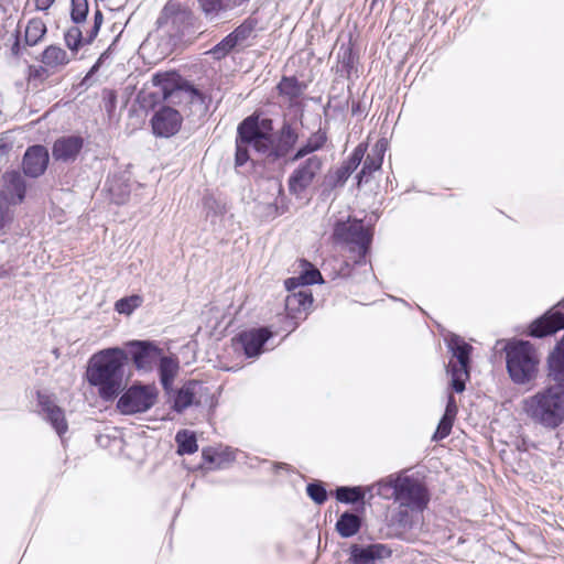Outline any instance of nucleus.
Masks as SVG:
<instances>
[{
    "instance_id": "nucleus-1",
    "label": "nucleus",
    "mask_w": 564,
    "mask_h": 564,
    "mask_svg": "<svg viewBox=\"0 0 564 564\" xmlns=\"http://www.w3.org/2000/svg\"><path fill=\"white\" fill-rule=\"evenodd\" d=\"M270 119L259 116L246 118L238 127L236 165L241 166L248 160L260 159L273 162L284 156L297 140V133L290 124L282 127L279 144L274 143Z\"/></svg>"
},
{
    "instance_id": "nucleus-2",
    "label": "nucleus",
    "mask_w": 564,
    "mask_h": 564,
    "mask_svg": "<svg viewBox=\"0 0 564 564\" xmlns=\"http://www.w3.org/2000/svg\"><path fill=\"white\" fill-rule=\"evenodd\" d=\"M127 360L128 354L118 347L102 349L90 357L86 378L101 399L112 400L123 390Z\"/></svg>"
},
{
    "instance_id": "nucleus-3",
    "label": "nucleus",
    "mask_w": 564,
    "mask_h": 564,
    "mask_svg": "<svg viewBox=\"0 0 564 564\" xmlns=\"http://www.w3.org/2000/svg\"><path fill=\"white\" fill-rule=\"evenodd\" d=\"M522 410L534 424L557 429L564 422V384L545 387L523 399Z\"/></svg>"
},
{
    "instance_id": "nucleus-4",
    "label": "nucleus",
    "mask_w": 564,
    "mask_h": 564,
    "mask_svg": "<svg viewBox=\"0 0 564 564\" xmlns=\"http://www.w3.org/2000/svg\"><path fill=\"white\" fill-rule=\"evenodd\" d=\"M540 361V354L530 341L514 340L506 346L507 371L516 384L534 381L539 375Z\"/></svg>"
},
{
    "instance_id": "nucleus-5",
    "label": "nucleus",
    "mask_w": 564,
    "mask_h": 564,
    "mask_svg": "<svg viewBox=\"0 0 564 564\" xmlns=\"http://www.w3.org/2000/svg\"><path fill=\"white\" fill-rule=\"evenodd\" d=\"M152 82L154 86L161 87L165 100L187 109L188 115L202 116L206 112L205 97L193 86L175 85L174 75L156 74Z\"/></svg>"
},
{
    "instance_id": "nucleus-6",
    "label": "nucleus",
    "mask_w": 564,
    "mask_h": 564,
    "mask_svg": "<svg viewBox=\"0 0 564 564\" xmlns=\"http://www.w3.org/2000/svg\"><path fill=\"white\" fill-rule=\"evenodd\" d=\"M395 501L399 502L394 514H421L427 503V497L423 486L408 476L398 477V494Z\"/></svg>"
},
{
    "instance_id": "nucleus-7",
    "label": "nucleus",
    "mask_w": 564,
    "mask_h": 564,
    "mask_svg": "<svg viewBox=\"0 0 564 564\" xmlns=\"http://www.w3.org/2000/svg\"><path fill=\"white\" fill-rule=\"evenodd\" d=\"M334 237L338 241L349 245L350 251L356 253L355 261H360L368 252L372 234L361 221L354 220L337 224Z\"/></svg>"
},
{
    "instance_id": "nucleus-8",
    "label": "nucleus",
    "mask_w": 564,
    "mask_h": 564,
    "mask_svg": "<svg viewBox=\"0 0 564 564\" xmlns=\"http://www.w3.org/2000/svg\"><path fill=\"white\" fill-rule=\"evenodd\" d=\"M448 347L456 361H449L447 371L452 376L453 389L460 393L465 390V381L469 377L468 364L471 346L458 336H453L448 341Z\"/></svg>"
},
{
    "instance_id": "nucleus-9",
    "label": "nucleus",
    "mask_w": 564,
    "mask_h": 564,
    "mask_svg": "<svg viewBox=\"0 0 564 564\" xmlns=\"http://www.w3.org/2000/svg\"><path fill=\"white\" fill-rule=\"evenodd\" d=\"M156 391L152 386H131L118 400L117 408L123 414L148 411L155 403Z\"/></svg>"
},
{
    "instance_id": "nucleus-10",
    "label": "nucleus",
    "mask_w": 564,
    "mask_h": 564,
    "mask_svg": "<svg viewBox=\"0 0 564 564\" xmlns=\"http://www.w3.org/2000/svg\"><path fill=\"white\" fill-rule=\"evenodd\" d=\"M323 160L313 155L302 162L289 176L288 187L290 194L297 198L303 197L304 193L313 185L315 178L321 173Z\"/></svg>"
},
{
    "instance_id": "nucleus-11",
    "label": "nucleus",
    "mask_w": 564,
    "mask_h": 564,
    "mask_svg": "<svg viewBox=\"0 0 564 564\" xmlns=\"http://www.w3.org/2000/svg\"><path fill=\"white\" fill-rule=\"evenodd\" d=\"M127 347L134 367L143 372L151 371L162 355V350L150 341L132 340Z\"/></svg>"
},
{
    "instance_id": "nucleus-12",
    "label": "nucleus",
    "mask_w": 564,
    "mask_h": 564,
    "mask_svg": "<svg viewBox=\"0 0 564 564\" xmlns=\"http://www.w3.org/2000/svg\"><path fill=\"white\" fill-rule=\"evenodd\" d=\"M183 117L178 110L162 107L151 118L153 134L160 138H170L176 134L182 126Z\"/></svg>"
},
{
    "instance_id": "nucleus-13",
    "label": "nucleus",
    "mask_w": 564,
    "mask_h": 564,
    "mask_svg": "<svg viewBox=\"0 0 564 564\" xmlns=\"http://www.w3.org/2000/svg\"><path fill=\"white\" fill-rule=\"evenodd\" d=\"M272 336V333L265 328H254L242 332L234 338V345L237 349H242L248 358L257 357L262 352L264 343Z\"/></svg>"
},
{
    "instance_id": "nucleus-14",
    "label": "nucleus",
    "mask_w": 564,
    "mask_h": 564,
    "mask_svg": "<svg viewBox=\"0 0 564 564\" xmlns=\"http://www.w3.org/2000/svg\"><path fill=\"white\" fill-rule=\"evenodd\" d=\"M48 163V152L42 145L28 149L23 159V170L26 175L37 177L44 173Z\"/></svg>"
},
{
    "instance_id": "nucleus-15",
    "label": "nucleus",
    "mask_w": 564,
    "mask_h": 564,
    "mask_svg": "<svg viewBox=\"0 0 564 564\" xmlns=\"http://www.w3.org/2000/svg\"><path fill=\"white\" fill-rule=\"evenodd\" d=\"M83 148V139L76 135L57 139L53 145V158L57 161H74Z\"/></svg>"
},
{
    "instance_id": "nucleus-16",
    "label": "nucleus",
    "mask_w": 564,
    "mask_h": 564,
    "mask_svg": "<svg viewBox=\"0 0 564 564\" xmlns=\"http://www.w3.org/2000/svg\"><path fill=\"white\" fill-rule=\"evenodd\" d=\"M3 188L0 196H7L13 205L22 202L25 193V184L22 175L17 171L7 172L2 176Z\"/></svg>"
},
{
    "instance_id": "nucleus-17",
    "label": "nucleus",
    "mask_w": 564,
    "mask_h": 564,
    "mask_svg": "<svg viewBox=\"0 0 564 564\" xmlns=\"http://www.w3.org/2000/svg\"><path fill=\"white\" fill-rule=\"evenodd\" d=\"M40 404L45 413L46 420L52 424L57 434L62 436L67 432V422L65 420L64 411L54 404L50 398L40 395Z\"/></svg>"
},
{
    "instance_id": "nucleus-18",
    "label": "nucleus",
    "mask_w": 564,
    "mask_h": 564,
    "mask_svg": "<svg viewBox=\"0 0 564 564\" xmlns=\"http://www.w3.org/2000/svg\"><path fill=\"white\" fill-rule=\"evenodd\" d=\"M390 552L382 544H371L367 547L354 545L351 547V560L354 564H375L376 560L388 556Z\"/></svg>"
},
{
    "instance_id": "nucleus-19",
    "label": "nucleus",
    "mask_w": 564,
    "mask_h": 564,
    "mask_svg": "<svg viewBox=\"0 0 564 564\" xmlns=\"http://www.w3.org/2000/svg\"><path fill=\"white\" fill-rule=\"evenodd\" d=\"M203 389L202 383L197 381L186 382L177 392L174 400V409L182 412L192 404L198 403V394Z\"/></svg>"
},
{
    "instance_id": "nucleus-20",
    "label": "nucleus",
    "mask_w": 564,
    "mask_h": 564,
    "mask_svg": "<svg viewBox=\"0 0 564 564\" xmlns=\"http://www.w3.org/2000/svg\"><path fill=\"white\" fill-rule=\"evenodd\" d=\"M562 328H564V314L554 313L533 323L530 334L534 337H544Z\"/></svg>"
},
{
    "instance_id": "nucleus-21",
    "label": "nucleus",
    "mask_w": 564,
    "mask_h": 564,
    "mask_svg": "<svg viewBox=\"0 0 564 564\" xmlns=\"http://www.w3.org/2000/svg\"><path fill=\"white\" fill-rule=\"evenodd\" d=\"M386 147H387V144H386L384 140H379L375 144L371 152L367 155V158L364 162L362 170L360 171V173L358 175V185L361 184V182L366 175H370L372 172H375L381 167Z\"/></svg>"
},
{
    "instance_id": "nucleus-22",
    "label": "nucleus",
    "mask_w": 564,
    "mask_h": 564,
    "mask_svg": "<svg viewBox=\"0 0 564 564\" xmlns=\"http://www.w3.org/2000/svg\"><path fill=\"white\" fill-rule=\"evenodd\" d=\"M549 377L562 384L564 382V336L547 358Z\"/></svg>"
},
{
    "instance_id": "nucleus-23",
    "label": "nucleus",
    "mask_w": 564,
    "mask_h": 564,
    "mask_svg": "<svg viewBox=\"0 0 564 564\" xmlns=\"http://www.w3.org/2000/svg\"><path fill=\"white\" fill-rule=\"evenodd\" d=\"M178 360L172 356L161 355L159 359V371L161 383L165 390H169L178 372Z\"/></svg>"
},
{
    "instance_id": "nucleus-24",
    "label": "nucleus",
    "mask_w": 564,
    "mask_h": 564,
    "mask_svg": "<svg viewBox=\"0 0 564 564\" xmlns=\"http://www.w3.org/2000/svg\"><path fill=\"white\" fill-rule=\"evenodd\" d=\"M313 304L312 293L308 291L293 292L285 300V308L289 314L306 312Z\"/></svg>"
},
{
    "instance_id": "nucleus-25",
    "label": "nucleus",
    "mask_w": 564,
    "mask_h": 564,
    "mask_svg": "<svg viewBox=\"0 0 564 564\" xmlns=\"http://www.w3.org/2000/svg\"><path fill=\"white\" fill-rule=\"evenodd\" d=\"M69 61L66 51L56 45L47 46L42 53V63L51 68L65 66Z\"/></svg>"
},
{
    "instance_id": "nucleus-26",
    "label": "nucleus",
    "mask_w": 564,
    "mask_h": 564,
    "mask_svg": "<svg viewBox=\"0 0 564 564\" xmlns=\"http://www.w3.org/2000/svg\"><path fill=\"white\" fill-rule=\"evenodd\" d=\"M336 529L343 538L352 536L360 529V519L354 513L345 512L337 521Z\"/></svg>"
},
{
    "instance_id": "nucleus-27",
    "label": "nucleus",
    "mask_w": 564,
    "mask_h": 564,
    "mask_svg": "<svg viewBox=\"0 0 564 564\" xmlns=\"http://www.w3.org/2000/svg\"><path fill=\"white\" fill-rule=\"evenodd\" d=\"M46 33V24L40 18L31 19L25 28V43L30 46L36 45Z\"/></svg>"
},
{
    "instance_id": "nucleus-28",
    "label": "nucleus",
    "mask_w": 564,
    "mask_h": 564,
    "mask_svg": "<svg viewBox=\"0 0 564 564\" xmlns=\"http://www.w3.org/2000/svg\"><path fill=\"white\" fill-rule=\"evenodd\" d=\"M242 0H202V8L210 20L215 19L219 12L226 11L241 3Z\"/></svg>"
},
{
    "instance_id": "nucleus-29",
    "label": "nucleus",
    "mask_w": 564,
    "mask_h": 564,
    "mask_svg": "<svg viewBox=\"0 0 564 564\" xmlns=\"http://www.w3.org/2000/svg\"><path fill=\"white\" fill-rule=\"evenodd\" d=\"M87 29H82L78 25L69 28L65 35V43L69 50L77 52L78 48L84 44H90L91 42L86 41Z\"/></svg>"
},
{
    "instance_id": "nucleus-30",
    "label": "nucleus",
    "mask_w": 564,
    "mask_h": 564,
    "mask_svg": "<svg viewBox=\"0 0 564 564\" xmlns=\"http://www.w3.org/2000/svg\"><path fill=\"white\" fill-rule=\"evenodd\" d=\"M326 142V134L322 131H317L315 133H313L306 144H304L302 148H300L297 150V152L295 153V155L293 156V161H296V160H300L302 158H304L305 155L312 153V152H315L317 150H319Z\"/></svg>"
},
{
    "instance_id": "nucleus-31",
    "label": "nucleus",
    "mask_w": 564,
    "mask_h": 564,
    "mask_svg": "<svg viewBox=\"0 0 564 564\" xmlns=\"http://www.w3.org/2000/svg\"><path fill=\"white\" fill-rule=\"evenodd\" d=\"M175 441L178 445V454H193L197 451L198 446L196 443V437L193 433L188 431H180L175 436Z\"/></svg>"
},
{
    "instance_id": "nucleus-32",
    "label": "nucleus",
    "mask_w": 564,
    "mask_h": 564,
    "mask_svg": "<svg viewBox=\"0 0 564 564\" xmlns=\"http://www.w3.org/2000/svg\"><path fill=\"white\" fill-rule=\"evenodd\" d=\"M143 303L142 296L133 294L127 297H122L115 303V310L119 314L131 315L134 310L140 307Z\"/></svg>"
},
{
    "instance_id": "nucleus-33",
    "label": "nucleus",
    "mask_w": 564,
    "mask_h": 564,
    "mask_svg": "<svg viewBox=\"0 0 564 564\" xmlns=\"http://www.w3.org/2000/svg\"><path fill=\"white\" fill-rule=\"evenodd\" d=\"M372 489H376L377 495L389 499L397 497L398 494V477L393 479L390 477L389 479L381 480L372 486Z\"/></svg>"
},
{
    "instance_id": "nucleus-34",
    "label": "nucleus",
    "mask_w": 564,
    "mask_h": 564,
    "mask_svg": "<svg viewBox=\"0 0 564 564\" xmlns=\"http://www.w3.org/2000/svg\"><path fill=\"white\" fill-rule=\"evenodd\" d=\"M280 94L285 95L290 99L302 94V86L294 77H284L278 85Z\"/></svg>"
},
{
    "instance_id": "nucleus-35",
    "label": "nucleus",
    "mask_w": 564,
    "mask_h": 564,
    "mask_svg": "<svg viewBox=\"0 0 564 564\" xmlns=\"http://www.w3.org/2000/svg\"><path fill=\"white\" fill-rule=\"evenodd\" d=\"M336 497L339 501L352 503L364 498V494L359 487H339L336 490Z\"/></svg>"
},
{
    "instance_id": "nucleus-36",
    "label": "nucleus",
    "mask_w": 564,
    "mask_h": 564,
    "mask_svg": "<svg viewBox=\"0 0 564 564\" xmlns=\"http://www.w3.org/2000/svg\"><path fill=\"white\" fill-rule=\"evenodd\" d=\"M70 18L74 23L79 24L86 20L88 14V1L87 0H70Z\"/></svg>"
},
{
    "instance_id": "nucleus-37",
    "label": "nucleus",
    "mask_w": 564,
    "mask_h": 564,
    "mask_svg": "<svg viewBox=\"0 0 564 564\" xmlns=\"http://www.w3.org/2000/svg\"><path fill=\"white\" fill-rule=\"evenodd\" d=\"M349 176L348 170L340 166L334 173L327 175L325 186L330 189L343 186Z\"/></svg>"
},
{
    "instance_id": "nucleus-38",
    "label": "nucleus",
    "mask_w": 564,
    "mask_h": 564,
    "mask_svg": "<svg viewBox=\"0 0 564 564\" xmlns=\"http://www.w3.org/2000/svg\"><path fill=\"white\" fill-rule=\"evenodd\" d=\"M299 280H300L301 284L310 285V284H314V283H317L318 281H321L322 274L312 264L304 262L303 271L300 274Z\"/></svg>"
},
{
    "instance_id": "nucleus-39",
    "label": "nucleus",
    "mask_w": 564,
    "mask_h": 564,
    "mask_svg": "<svg viewBox=\"0 0 564 564\" xmlns=\"http://www.w3.org/2000/svg\"><path fill=\"white\" fill-rule=\"evenodd\" d=\"M253 25L251 23H242L229 35L235 41L236 45H243L245 42L251 36Z\"/></svg>"
},
{
    "instance_id": "nucleus-40",
    "label": "nucleus",
    "mask_w": 564,
    "mask_h": 564,
    "mask_svg": "<svg viewBox=\"0 0 564 564\" xmlns=\"http://www.w3.org/2000/svg\"><path fill=\"white\" fill-rule=\"evenodd\" d=\"M235 41L227 35L221 42H219L213 50H210V54L217 59L225 57L231 50L236 47Z\"/></svg>"
},
{
    "instance_id": "nucleus-41",
    "label": "nucleus",
    "mask_w": 564,
    "mask_h": 564,
    "mask_svg": "<svg viewBox=\"0 0 564 564\" xmlns=\"http://www.w3.org/2000/svg\"><path fill=\"white\" fill-rule=\"evenodd\" d=\"M364 155H365V148L360 144L355 149L350 159L341 166L344 169H347L348 173L351 174L358 167V165L361 163Z\"/></svg>"
},
{
    "instance_id": "nucleus-42",
    "label": "nucleus",
    "mask_w": 564,
    "mask_h": 564,
    "mask_svg": "<svg viewBox=\"0 0 564 564\" xmlns=\"http://www.w3.org/2000/svg\"><path fill=\"white\" fill-rule=\"evenodd\" d=\"M13 204L10 203L7 196H0V229H2L11 219L12 213L10 206Z\"/></svg>"
},
{
    "instance_id": "nucleus-43",
    "label": "nucleus",
    "mask_w": 564,
    "mask_h": 564,
    "mask_svg": "<svg viewBox=\"0 0 564 564\" xmlns=\"http://www.w3.org/2000/svg\"><path fill=\"white\" fill-rule=\"evenodd\" d=\"M453 421V419L443 416L434 433L433 440L438 441L445 438L452 431Z\"/></svg>"
},
{
    "instance_id": "nucleus-44",
    "label": "nucleus",
    "mask_w": 564,
    "mask_h": 564,
    "mask_svg": "<svg viewBox=\"0 0 564 564\" xmlns=\"http://www.w3.org/2000/svg\"><path fill=\"white\" fill-rule=\"evenodd\" d=\"M306 490L310 498L318 505L323 503L327 498L326 490L321 485L310 484Z\"/></svg>"
},
{
    "instance_id": "nucleus-45",
    "label": "nucleus",
    "mask_w": 564,
    "mask_h": 564,
    "mask_svg": "<svg viewBox=\"0 0 564 564\" xmlns=\"http://www.w3.org/2000/svg\"><path fill=\"white\" fill-rule=\"evenodd\" d=\"M102 13L100 12V10H97L94 17V25L89 30H87V42H93L95 40L102 24Z\"/></svg>"
},
{
    "instance_id": "nucleus-46",
    "label": "nucleus",
    "mask_w": 564,
    "mask_h": 564,
    "mask_svg": "<svg viewBox=\"0 0 564 564\" xmlns=\"http://www.w3.org/2000/svg\"><path fill=\"white\" fill-rule=\"evenodd\" d=\"M399 525L406 530L411 529L420 520V514H395Z\"/></svg>"
},
{
    "instance_id": "nucleus-47",
    "label": "nucleus",
    "mask_w": 564,
    "mask_h": 564,
    "mask_svg": "<svg viewBox=\"0 0 564 564\" xmlns=\"http://www.w3.org/2000/svg\"><path fill=\"white\" fill-rule=\"evenodd\" d=\"M456 412H457V408H456L455 400H454L453 395H449L448 402L446 405V410H445V413L443 416L454 420Z\"/></svg>"
},
{
    "instance_id": "nucleus-48",
    "label": "nucleus",
    "mask_w": 564,
    "mask_h": 564,
    "mask_svg": "<svg viewBox=\"0 0 564 564\" xmlns=\"http://www.w3.org/2000/svg\"><path fill=\"white\" fill-rule=\"evenodd\" d=\"M55 0H34L37 10H47Z\"/></svg>"
},
{
    "instance_id": "nucleus-49",
    "label": "nucleus",
    "mask_w": 564,
    "mask_h": 564,
    "mask_svg": "<svg viewBox=\"0 0 564 564\" xmlns=\"http://www.w3.org/2000/svg\"><path fill=\"white\" fill-rule=\"evenodd\" d=\"M12 51L13 53L18 54V51H19V41L17 40V42L14 43L13 47H12Z\"/></svg>"
},
{
    "instance_id": "nucleus-50",
    "label": "nucleus",
    "mask_w": 564,
    "mask_h": 564,
    "mask_svg": "<svg viewBox=\"0 0 564 564\" xmlns=\"http://www.w3.org/2000/svg\"><path fill=\"white\" fill-rule=\"evenodd\" d=\"M4 276V272H0V279Z\"/></svg>"
}]
</instances>
